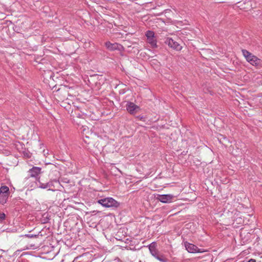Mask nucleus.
Wrapping results in <instances>:
<instances>
[{
  "label": "nucleus",
  "mask_w": 262,
  "mask_h": 262,
  "mask_svg": "<svg viewBox=\"0 0 262 262\" xmlns=\"http://www.w3.org/2000/svg\"><path fill=\"white\" fill-rule=\"evenodd\" d=\"M242 53L246 60L257 69L262 68V60L246 50H242Z\"/></svg>",
  "instance_id": "f257e3e1"
},
{
  "label": "nucleus",
  "mask_w": 262,
  "mask_h": 262,
  "mask_svg": "<svg viewBox=\"0 0 262 262\" xmlns=\"http://www.w3.org/2000/svg\"><path fill=\"white\" fill-rule=\"evenodd\" d=\"M97 203L101 204L102 206L110 208L119 206V203L112 198H106L98 200Z\"/></svg>",
  "instance_id": "f03ea898"
},
{
  "label": "nucleus",
  "mask_w": 262,
  "mask_h": 262,
  "mask_svg": "<svg viewBox=\"0 0 262 262\" xmlns=\"http://www.w3.org/2000/svg\"><path fill=\"white\" fill-rule=\"evenodd\" d=\"M41 168L39 167L33 166L28 171V178H34L37 181L39 179L38 176L41 173Z\"/></svg>",
  "instance_id": "7ed1b4c3"
},
{
  "label": "nucleus",
  "mask_w": 262,
  "mask_h": 262,
  "mask_svg": "<svg viewBox=\"0 0 262 262\" xmlns=\"http://www.w3.org/2000/svg\"><path fill=\"white\" fill-rule=\"evenodd\" d=\"M127 112L130 114H134L140 110V107L133 102H127L126 105Z\"/></svg>",
  "instance_id": "20e7f679"
},
{
  "label": "nucleus",
  "mask_w": 262,
  "mask_h": 262,
  "mask_svg": "<svg viewBox=\"0 0 262 262\" xmlns=\"http://www.w3.org/2000/svg\"><path fill=\"white\" fill-rule=\"evenodd\" d=\"M185 247L187 251L190 253H201L203 252L199 249L196 246L188 243H185Z\"/></svg>",
  "instance_id": "39448f33"
},
{
  "label": "nucleus",
  "mask_w": 262,
  "mask_h": 262,
  "mask_svg": "<svg viewBox=\"0 0 262 262\" xmlns=\"http://www.w3.org/2000/svg\"><path fill=\"white\" fill-rule=\"evenodd\" d=\"M105 46L107 50L111 51L120 50V48L122 47V46L118 43H112L109 41L105 43Z\"/></svg>",
  "instance_id": "423d86ee"
},
{
  "label": "nucleus",
  "mask_w": 262,
  "mask_h": 262,
  "mask_svg": "<svg viewBox=\"0 0 262 262\" xmlns=\"http://www.w3.org/2000/svg\"><path fill=\"white\" fill-rule=\"evenodd\" d=\"M172 196L170 194H158L157 199L159 201L167 203L171 201Z\"/></svg>",
  "instance_id": "0eeeda50"
},
{
  "label": "nucleus",
  "mask_w": 262,
  "mask_h": 262,
  "mask_svg": "<svg viewBox=\"0 0 262 262\" xmlns=\"http://www.w3.org/2000/svg\"><path fill=\"white\" fill-rule=\"evenodd\" d=\"M36 185L38 188L42 189H48L49 190H50L51 189L50 188L53 186V183L52 182L43 183L40 182L39 179H38L36 181Z\"/></svg>",
  "instance_id": "6e6552de"
},
{
  "label": "nucleus",
  "mask_w": 262,
  "mask_h": 262,
  "mask_svg": "<svg viewBox=\"0 0 262 262\" xmlns=\"http://www.w3.org/2000/svg\"><path fill=\"white\" fill-rule=\"evenodd\" d=\"M166 43L171 48L179 50V43L172 38H168Z\"/></svg>",
  "instance_id": "1a4fd4ad"
},
{
  "label": "nucleus",
  "mask_w": 262,
  "mask_h": 262,
  "mask_svg": "<svg viewBox=\"0 0 262 262\" xmlns=\"http://www.w3.org/2000/svg\"><path fill=\"white\" fill-rule=\"evenodd\" d=\"M149 250L151 254H156V253L158 252V250L156 249V243L155 242H152L148 246Z\"/></svg>",
  "instance_id": "9d476101"
},
{
  "label": "nucleus",
  "mask_w": 262,
  "mask_h": 262,
  "mask_svg": "<svg viewBox=\"0 0 262 262\" xmlns=\"http://www.w3.org/2000/svg\"><path fill=\"white\" fill-rule=\"evenodd\" d=\"M9 194H0V203L4 204L7 202Z\"/></svg>",
  "instance_id": "9b49d317"
},
{
  "label": "nucleus",
  "mask_w": 262,
  "mask_h": 262,
  "mask_svg": "<svg viewBox=\"0 0 262 262\" xmlns=\"http://www.w3.org/2000/svg\"><path fill=\"white\" fill-rule=\"evenodd\" d=\"M9 188L7 186H2L0 187V194H9Z\"/></svg>",
  "instance_id": "f8f14e48"
},
{
  "label": "nucleus",
  "mask_w": 262,
  "mask_h": 262,
  "mask_svg": "<svg viewBox=\"0 0 262 262\" xmlns=\"http://www.w3.org/2000/svg\"><path fill=\"white\" fill-rule=\"evenodd\" d=\"M147 42L151 45L152 48L157 47V41L154 38H149L147 39Z\"/></svg>",
  "instance_id": "ddd939ff"
},
{
  "label": "nucleus",
  "mask_w": 262,
  "mask_h": 262,
  "mask_svg": "<svg viewBox=\"0 0 262 262\" xmlns=\"http://www.w3.org/2000/svg\"><path fill=\"white\" fill-rule=\"evenodd\" d=\"M146 36L147 37V39L149 38H152L155 37V33L153 31H147L146 33Z\"/></svg>",
  "instance_id": "4468645a"
},
{
  "label": "nucleus",
  "mask_w": 262,
  "mask_h": 262,
  "mask_svg": "<svg viewBox=\"0 0 262 262\" xmlns=\"http://www.w3.org/2000/svg\"><path fill=\"white\" fill-rule=\"evenodd\" d=\"M157 259L161 262H166L167 261V258H165L162 255H160L159 257H157Z\"/></svg>",
  "instance_id": "2eb2a0df"
},
{
  "label": "nucleus",
  "mask_w": 262,
  "mask_h": 262,
  "mask_svg": "<svg viewBox=\"0 0 262 262\" xmlns=\"http://www.w3.org/2000/svg\"><path fill=\"white\" fill-rule=\"evenodd\" d=\"M6 215L4 212L0 213V223H2V222L5 220Z\"/></svg>",
  "instance_id": "dca6fc26"
},
{
  "label": "nucleus",
  "mask_w": 262,
  "mask_h": 262,
  "mask_svg": "<svg viewBox=\"0 0 262 262\" xmlns=\"http://www.w3.org/2000/svg\"><path fill=\"white\" fill-rule=\"evenodd\" d=\"M25 236L28 237H30V238L36 237V235H33V234H26Z\"/></svg>",
  "instance_id": "f3484780"
},
{
  "label": "nucleus",
  "mask_w": 262,
  "mask_h": 262,
  "mask_svg": "<svg viewBox=\"0 0 262 262\" xmlns=\"http://www.w3.org/2000/svg\"><path fill=\"white\" fill-rule=\"evenodd\" d=\"M21 251V250H17L14 253V256L18 255L19 253Z\"/></svg>",
  "instance_id": "a211bd4d"
},
{
  "label": "nucleus",
  "mask_w": 262,
  "mask_h": 262,
  "mask_svg": "<svg viewBox=\"0 0 262 262\" xmlns=\"http://www.w3.org/2000/svg\"><path fill=\"white\" fill-rule=\"evenodd\" d=\"M160 255V254H159V253L158 251L157 252H156V254H152V255L153 256H154L156 259H157V257H159Z\"/></svg>",
  "instance_id": "6ab92c4d"
},
{
  "label": "nucleus",
  "mask_w": 262,
  "mask_h": 262,
  "mask_svg": "<svg viewBox=\"0 0 262 262\" xmlns=\"http://www.w3.org/2000/svg\"><path fill=\"white\" fill-rule=\"evenodd\" d=\"M247 262H256V260L254 259H250Z\"/></svg>",
  "instance_id": "aec40b11"
},
{
  "label": "nucleus",
  "mask_w": 262,
  "mask_h": 262,
  "mask_svg": "<svg viewBox=\"0 0 262 262\" xmlns=\"http://www.w3.org/2000/svg\"><path fill=\"white\" fill-rule=\"evenodd\" d=\"M187 226H189L190 227H191V225L187 224Z\"/></svg>",
  "instance_id": "412c9836"
},
{
  "label": "nucleus",
  "mask_w": 262,
  "mask_h": 262,
  "mask_svg": "<svg viewBox=\"0 0 262 262\" xmlns=\"http://www.w3.org/2000/svg\"><path fill=\"white\" fill-rule=\"evenodd\" d=\"M142 118H143V117H140V119H142Z\"/></svg>",
  "instance_id": "4be33fe9"
},
{
  "label": "nucleus",
  "mask_w": 262,
  "mask_h": 262,
  "mask_svg": "<svg viewBox=\"0 0 262 262\" xmlns=\"http://www.w3.org/2000/svg\"><path fill=\"white\" fill-rule=\"evenodd\" d=\"M184 31H185V30H184ZM185 33H187V32L186 31H184Z\"/></svg>",
  "instance_id": "5701e85b"
},
{
  "label": "nucleus",
  "mask_w": 262,
  "mask_h": 262,
  "mask_svg": "<svg viewBox=\"0 0 262 262\" xmlns=\"http://www.w3.org/2000/svg\"><path fill=\"white\" fill-rule=\"evenodd\" d=\"M139 262H141V261H140Z\"/></svg>",
  "instance_id": "b1692460"
}]
</instances>
